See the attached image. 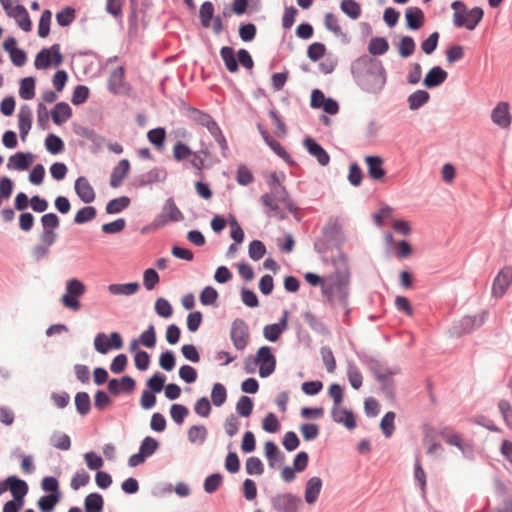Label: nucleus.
Listing matches in <instances>:
<instances>
[{"mask_svg": "<svg viewBox=\"0 0 512 512\" xmlns=\"http://www.w3.org/2000/svg\"><path fill=\"white\" fill-rule=\"evenodd\" d=\"M334 271L325 276L323 297L332 307L347 308L349 304L350 270L347 257L338 252L332 260Z\"/></svg>", "mask_w": 512, "mask_h": 512, "instance_id": "1", "label": "nucleus"}, {"mask_svg": "<svg viewBox=\"0 0 512 512\" xmlns=\"http://www.w3.org/2000/svg\"><path fill=\"white\" fill-rule=\"evenodd\" d=\"M268 184L270 191L261 196L262 203L267 208V215L283 219L293 210L292 200L285 187L282 186L277 173H271Z\"/></svg>", "mask_w": 512, "mask_h": 512, "instance_id": "2", "label": "nucleus"}, {"mask_svg": "<svg viewBox=\"0 0 512 512\" xmlns=\"http://www.w3.org/2000/svg\"><path fill=\"white\" fill-rule=\"evenodd\" d=\"M451 8L453 10L452 22L458 28L474 30L484 15L481 7L468 9L462 1L452 2Z\"/></svg>", "mask_w": 512, "mask_h": 512, "instance_id": "3", "label": "nucleus"}, {"mask_svg": "<svg viewBox=\"0 0 512 512\" xmlns=\"http://www.w3.org/2000/svg\"><path fill=\"white\" fill-rule=\"evenodd\" d=\"M387 80L381 61L369 60V68L359 79V85L368 93H380Z\"/></svg>", "mask_w": 512, "mask_h": 512, "instance_id": "4", "label": "nucleus"}, {"mask_svg": "<svg viewBox=\"0 0 512 512\" xmlns=\"http://www.w3.org/2000/svg\"><path fill=\"white\" fill-rule=\"evenodd\" d=\"M204 154L205 157L209 155V151L206 149H201L199 151H192L189 145L184 144L181 140H178L176 144L172 147V157L176 161H183L189 159V164L199 172L201 175L202 171L205 167V159L202 157Z\"/></svg>", "mask_w": 512, "mask_h": 512, "instance_id": "5", "label": "nucleus"}, {"mask_svg": "<svg viewBox=\"0 0 512 512\" xmlns=\"http://www.w3.org/2000/svg\"><path fill=\"white\" fill-rule=\"evenodd\" d=\"M86 286L84 282L80 281L79 278H70L66 281L65 294L61 296V303L65 308L73 311L81 309L80 297L86 293Z\"/></svg>", "mask_w": 512, "mask_h": 512, "instance_id": "6", "label": "nucleus"}, {"mask_svg": "<svg viewBox=\"0 0 512 512\" xmlns=\"http://www.w3.org/2000/svg\"><path fill=\"white\" fill-rule=\"evenodd\" d=\"M61 47L58 43H55L50 48H43L35 56L34 66L37 69H46L51 65L56 67L60 66L62 62Z\"/></svg>", "mask_w": 512, "mask_h": 512, "instance_id": "7", "label": "nucleus"}, {"mask_svg": "<svg viewBox=\"0 0 512 512\" xmlns=\"http://www.w3.org/2000/svg\"><path fill=\"white\" fill-rule=\"evenodd\" d=\"M254 362L259 366V375L261 378H266V376L271 375L277 365L275 355L268 346H262L258 349Z\"/></svg>", "mask_w": 512, "mask_h": 512, "instance_id": "8", "label": "nucleus"}, {"mask_svg": "<svg viewBox=\"0 0 512 512\" xmlns=\"http://www.w3.org/2000/svg\"><path fill=\"white\" fill-rule=\"evenodd\" d=\"M231 341L235 348L243 350L249 343V327L244 320L236 319L230 331Z\"/></svg>", "mask_w": 512, "mask_h": 512, "instance_id": "9", "label": "nucleus"}, {"mask_svg": "<svg viewBox=\"0 0 512 512\" xmlns=\"http://www.w3.org/2000/svg\"><path fill=\"white\" fill-rule=\"evenodd\" d=\"M272 504L279 512H296L301 505V499L291 494H283L274 497Z\"/></svg>", "mask_w": 512, "mask_h": 512, "instance_id": "10", "label": "nucleus"}, {"mask_svg": "<svg viewBox=\"0 0 512 512\" xmlns=\"http://www.w3.org/2000/svg\"><path fill=\"white\" fill-rule=\"evenodd\" d=\"M7 490L11 492L13 499L24 505L25 496L29 492V485L17 476L7 477Z\"/></svg>", "mask_w": 512, "mask_h": 512, "instance_id": "11", "label": "nucleus"}, {"mask_svg": "<svg viewBox=\"0 0 512 512\" xmlns=\"http://www.w3.org/2000/svg\"><path fill=\"white\" fill-rule=\"evenodd\" d=\"M512 283V268L505 267L499 271L493 284L492 294L496 297H501L506 293L507 288Z\"/></svg>", "mask_w": 512, "mask_h": 512, "instance_id": "12", "label": "nucleus"}, {"mask_svg": "<svg viewBox=\"0 0 512 512\" xmlns=\"http://www.w3.org/2000/svg\"><path fill=\"white\" fill-rule=\"evenodd\" d=\"M34 156L30 152H17L8 159L7 169L24 171L33 164Z\"/></svg>", "mask_w": 512, "mask_h": 512, "instance_id": "13", "label": "nucleus"}, {"mask_svg": "<svg viewBox=\"0 0 512 512\" xmlns=\"http://www.w3.org/2000/svg\"><path fill=\"white\" fill-rule=\"evenodd\" d=\"M491 117L495 125L502 128H508L511 124V114L509 112L508 102H498L492 111Z\"/></svg>", "mask_w": 512, "mask_h": 512, "instance_id": "14", "label": "nucleus"}, {"mask_svg": "<svg viewBox=\"0 0 512 512\" xmlns=\"http://www.w3.org/2000/svg\"><path fill=\"white\" fill-rule=\"evenodd\" d=\"M332 419L348 429H353L356 426L354 413L343 406L332 407Z\"/></svg>", "mask_w": 512, "mask_h": 512, "instance_id": "15", "label": "nucleus"}, {"mask_svg": "<svg viewBox=\"0 0 512 512\" xmlns=\"http://www.w3.org/2000/svg\"><path fill=\"white\" fill-rule=\"evenodd\" d=\"M130 171V163L128 159H122L114 167L110 174V186L119 187L123 184Z\"/></svg>", "mask_w": 512, "mask_h": 512, "instance_id": "16", "label": "nucleus"}, {"mask_svg": "<svg viewBox=\"0 0 512 512\" xmlns=\"http://www.w3.org/2000/svg\"><path fill=\"white\" fill-rule=\"evenodd\" d=\"M75 191L83 203L88 204L95 200V190L85 177H78L76 179Z\"/></svg>", "mask_w": 512, "mask_h": 512, "instance_id": "17", "label": "nucleus"}, {"mask_svg": "<svg viewBox=\"0 0 512 512\" xmlns=\"http://www.w3.org/2000/svg\"><path fill=\"white\" fill-rule=\"evenodd\" d=\"M288 327V313L285 312L282 318L277 323H272L264 327L263 333L266 340L277 341L280 335Z\"/></svg>", "mask_w": 512, "mask_h": 512, "instance_id": "18", "label": "nucleus"}, {"mask_svg": "<svg viewBox=\"0 0 512 512\" xmlns=\"http://www.w3.org/2000/svg\"><path fill=\"white\" fill-rule=\"evenodd\" d=\"M367 165L368 175L374 180H382L386 171L383 168V159L379 156H366L364 158Z\"/></svg>", "mask_w": 512, "mask_h": 512, "instance_id": "19", "label": "nucleus"}, {"mask_svg": "<svg viewBox=\"0 0 512 512\" xmlns=\"http://www.w3.org/2000/svg\"><path fill=\"white\" fill-rule=\"evenodd\" d=\"M135 389V381L129 375H125L120 380L111 379L108 382V390L111 394L117 395L121 392L132 393Z\"/></svg>", "mask_w": 512, "mask_h": 512, "instance_id": "20", "label": "nucleus"}, {"mask_svg": "<svg viewBox=\"0 0 512 512\" xmlns=\"http://www.w3.org/2000/svg\"><path fill=\"white\" fill-rule=\"evenodd\" d=\"M440 435L447 444L457 447L461 452L467 453L472 451L471 445L459 433L448 432L447 428H444Z\"/></svg>", "mask_w": 512, "mask_h": 512, "instance_id": "21", "label": "nucleus"}, {"mask_svg": "<svg viewBox=\"0 0 512 512\" xmlns=\"http://www.w3.org/2000/svg\"><path fill=\"white\" fill-rule=\"evenodd\" d=\"M304 146L309 153L318 160V163L322 166L329 164L330 156L327 151L324 150L320 144L316 143L314 139L306 138L304 140Z\"/></svg>", "mask_w": 512, "mask_h": 512, "instance_id": "22", "label": "nucleus"}, {"mask_svg": "<svg viewBox=\"0 0 512 512\" xmlns=\"http://www.w3.org/2000/svg\"><path fill=\"white\" fill-rule=\"evenodd\" d=\"M32 111L29 106H22L18 112V128L20 137L25 140L32 126Z\"/></svg>", "mask_w": 512, "mask_h": 512, "instance_id": "23", "label": "nucleus"}, {"mask_svg": "<svg viewBox=\"0 0 512 512\" xmlns=\"http://www.w3.org/2000/svg\"><path fill=\"white\" fill-rule=\"evenodd\" d=\"M448 77V73L442 67L435 66L429 69L424 79V86L433 88L442 85Z\"/></svg>", "mask_w": 512, "mask_h": 512, "instance_id": "24", "label": "nucleus"}, {"mask_svg": "<svg viewBox=\"0 0 512 512\" xmlns=\"http://www.w3.org/2000/svg\"><path fill=\"white\" fill-rule=\"evenodd\" d=\"M405 19L410 29H419L425 22V15L421 8L408 7L405 11Z\"/></svg>", "mask_w": 512, "mask_h": 512, "instance_id": "25", "label": "nucleus"}, {"mask_svg": "<svg viewBox=\"0 0 512 512\" xmlns=\"http://www.w3.org/2000/svg\"><path fill=\"white\" fill-rule=\"evenodd\" d=\"M189 118L194 120L197 124L206 127L210 134L213 132V129H216L217 123L210 114L197 110V108L189 109Z\"/></svg>", "mask_w": 512, "mask_h": 512, "instance_id": "26", "label": "nucleus"}, {"mask_svg": "<svg viewBox=\"0 0 512 512\" xmlns=\"http://www.w3.org/2000/svg\"><path fill=\"white\" fill-rule=\"evenodd\" d=\"M322 482L320 477L310 478L305 486L304 498L308 504H314L320 495Z\"/></svg>", "mask_w": 512, "mask_h": 512, "instance_id": "27", "label": "nucleus"}, {"mask_svg": "<svg viewBox=\"0 0 512 512\" xmlns=\"http://www.w3.org/2000/svg\"><path fill=\"white\" fill-rule=\"evenodd\" d=\"M108 87L110 92L113 93H122L124 91L125 82L123 67H116L112 70L108 80Z\"/></svg>", "mask_w": 512, "mask_h": 512, "instance_id": "28", "label": "nucleus"}, {"mask_svg": "<svg viewBox=\"0 0 512 512\" xmlns=\"http://www.w3.org/2000/svg\"><path fill=\"white\" fill-rule=\"evenodd\" d=\"M51 117L56 125H62L72 117V108L67 102H58L51 112Z\"/></svg>", "mask_w": 512, "mask_h": 512, "instance_id": "29", "label": "nucleus"}, {"mask_svg": "<svg viewBox=\"0 0 512 512\" xmlns=\"http://www.w3.org/2000/svg\"><path fill=\"white\" fill-rule=\"evenodd\" d=\"M138 282L130 283H112L108 286V292L112 295H133L136 294L139 289Z\"/></svg>", "mask_w": 512, "mask_h": 512, "instance_id": "30", "label": "nucleus"}, {"mask_svg": "<svg viewBox=\"0 0 512 512\" xmlns=\"http://www.w3.org/2000/svg\"><path fill=\"white\" fill-rule=\"evenodd\" d=\"M13 19L19 25V27L24 31H30L32 29V22L29 17L28 10L23 6H16L13 9L12 15Z\"/></svg>", "mask_w": 512, "mask_h": 512, "instance_id": "31", "label": "nucleus"}, {"mask_svg": "<svg viewBox=\"0 0 512 512\" xmlns=\"http://www.w3.org/2000/svg\"><path fill=\"white\" fill-rule=\"evenodd\" d=\"M265 457L267 458L269 465L274 467L276 464H282L284 461V454L279 451L275 443L268 440L265 442Z\"/></svg>", "mask_w": 512, "mask_h": 512, "instance_id": "32", "label": "nucleus"}, {"mask_svg": "<svg viewBox=\"0 0 512 512\" xmlns=\"http://www.w3.org/2000/svg\"><path fill=\"white\" fill-rule=\"evenodd\" d=\"M104 509V499L97 492L89 494L84 499L85 512H102Z\"/></svg>", "mask_w": 512, "mask_h": 512, "instance_id": "33", "label": "nucleus"}, {"mask_svg": "<svg viewBox=\"0 0 512 512\" xmlns=\"http://www.w3.org/2000/svg\"><path fill=\"white\" fill-rule=\"evenodd\" d=\"M221 59L229 72L235 73L238 71L239 65L232 47L225 46L221 48Z\"/></svg>", "mask_w": 512, "mask_h": 512, "instance_id": "34", "label": "nucleus"}, {"mask_svg": "<svg viewBox=\"0 0 512 512\" xmlns=\"http://www.w3.org/2000/svg\"><path fill=\"white\" fill-rule=\"evenodd\" d=\"M162 216L165 218V222H168V220L170 222H178V220L183 219V215L175 205L173 199L166 200Z\"/></svg>", "mask_w": 512, "mask_h": 512, "instance_id": "35", "label": "nucleus"}, {"mask_svg": "<svg viewBox=\"0 0 512 512\" xmlns=\"http://www.w3.org/2000/svg\"><path fill=\"white\" fill-rule=\"evenodd\" d=\"M215 13V8L213 3L210 1H206L201 4L199 9V17L203 27L209 28L211 27V21Z\"/></svg>", "mask_w": 512, "mask_h": 512, "instance_id": "36", "label": "nucleus"}, {"mask_svg": "<svg viewBox=\"0 0 512 512\" xmlns=\"http://www.w3.org/2000/svg\"><path fill=\"white\" fill-rule=\"evenodd\" d=\"M19 95L24 100L35 98V79L29 76L20 82Z\"/></svg>", "mask_w": 512, "mask_h": 512, "instance_id": "37", "label": "nucleus"}, {"mask_svg": "<svg viewBox=\"0 0 512 512\" xmlns=\"http://www.w3.org/2000/svg\"><path fill=\"white\" fill-rule=\"evenodd\" d=\"M207 433L204 425L191 426L188 431V440L193 444H204Z\"/></svg>", "mask_w": 512, "mask_h": 512, "instance_id": "38", "label": "nucleus"}, {"mask_svg": "<svg viewBox=\"0 0 512 512\" xmlns=\"http://www.w3.org/2000/svg\"><path fill=\"white\" fill-rule=\"evenodd\" d=\"M129 204L130 198L127 196L110 199V201L106 204V212L119 213L124 209H127Z\"/></svg>", "mask_w": 512, "mask_h": 512, "instance_id": "39", "label": "nucleus"}, {"mask_svg": "<svg viewBox=\"0 0 512 512\" xmlns=\"http://www.w3.org/2000/svg\"><path fill=\"white\" fill-rule=\"evenodd\" d=\"M50 443L62 451H67L71 447V439L69 435L62 432L53 433L50 437Z\"/></svg>", "mask_w": 512, "mask_h": 512, "instance_id": "40", "label": "nucleus"}, {"mask_svg": "<svg viewBox=\"0 0 512 512\" xmlns=\"http://www.w3.org/2000/svg\"><path fill=\"white\" fill-rule=\"evenodd\" d=\"M147 137L151 144L155 145L156 148L161 150L165 143L166 130L163 127L153 128L147 133Z\"/></svg>", "mask_w": 512, "mask_h": 512, "instance_id": "41", "label": "nucleus"}, {"mask_svg": "<svg viewBox=\"0 0 512 512\" xmlns=\"http://www.w3.org/2000/svg\"><path fill=\"white\" fill-rule=\"evenodd\" d=\"M430 99L428 92L419 90L408 96V104L411 109H418Z\"/></svg>", "mask_w": 512, "mask_h": 512, "instance_id": "42", "label": "nucleus"}, {"mask_svg": "<svg viewBox=\"0 0 512 512\" xmlns=\"http://www.w3.org/2000/svg\"><path fill=\"white\" fill-rule=\"evenodd\" d=\"M340 8L344 14L351 17L353 20H357L361 14V7L358 2L353 0H344L340 4Z\"/></svg>", "mask_w": 512, "mask_h": 512, "instance_id": "43", "label": "nucleus"}, {"mask_svg": "<svg viewBox=\"0 0 512 512\" xmlns=\"http://www.w3.org/2000/svg\"><path fill=\"white\" fill-rule=\"evenodd\" d=\"M211 399L215 406H222L227 400V390L220 382L212 387Z\"/></svg>", "mask_w": 512, "mask_h": 512, "instance_id": "44", "label": "nucleus"}, {"mask_svg": "<svg viewBox=\"0 0 512 512\" xmlns=\"http://www.w3.org/2000/svg\"><path fill=\"white\" fill-rule=\"evenodd\" d=\"M60 498L61 494H50L40 497L38 500L40 510L43 512H51Z\"/></svg>", "mask_w": 512, "mask_h": 512, "instance_id": "45", "label": "nucleus"}, {"mask_svg": "<svg viewBox=\"0 0 512 512\" xmlns=\"http://www.w3.org/2000/svg\"><path fill=\"white\" fill-rule=\"evenodd\" d=\"M415 51V42L411 36H403L398 44V52L403 57H409Z\"/></svg>", "mask_w": 512, "mask_h": 512, "instance_id": "46", "label": "nucleus"}, {"mask_svg": "<svg viewBox=\"0 0 512 512\" xmlns=\"http://www.w3.org/2000/svg\"><path fill=\"white\" fill-rule=\"evenodd\" d=\"M51 10L45 9L39 18L38 34L40 37H46L50 33Z\"/></svg>", "mask_w": 512, "mask_h": 512, "instance_id": "47", "label": "nucleus"}, {"mask_svg": "<svg viewBox=\"0 0 512 512\" xmlns=\"http://www.w3.org/2000/svg\"><path fill=\"white\" fill-rule=\"evenodd\" d=\"M388 42L383 38H374L370 40L369 52L373 55H382L388 51Z\"/></svg>", "mask_w": 512, "mask_h": 512, "instance_id": "48", "label": "nucleus"}, {"mask_svg": "<svg viewBox=\"0 0 512 512\" xmlns=\"http://www.w3.org/2000/svg\"><path fill=\"white\" fill-rule=\"evenodd\" d=\"M320 354L327 372L333 373L336 369V360L334 358L332 349L329 347H322L320 349Z\"/></svg>", "mask_w": 512, "mask_h": 512, "instance_id": "49", "label": "nucleus"}, {"mask_svg": "<svg viewBox=\"0 0 512 512\" xmlns=\"http://www.w3.org/2000/svg\"><path fill=\"white\" fill-rule=\"evenodd\" d=\"M395 418H396V414L394 412H387L381 420V429H382V432L385 434L386 438L391 437L394 432Z\"/></svg>", "mask_w": 512, "mask_h": 512, "instance_id": "50", "label": "nucleus"}, {"mask_svg": "<svg viewBox=\"0 0 512 512\" xmlns=\"http://www.w3.org/2000/svg\"><path fill=\"white\" fill-rule=\"evenodd\" d=\"M266 253L265 244L261 241L254 240L248 246V255L254 261H259Z\"/></svg>", "mask_w": 512, "mask_h": 512, "instance_id": "51", "label": "nucleus"}, {"mask_svg": "<svg viewBox=\"0 0 512 512\" xmlns=\"http://www.w3.org/2000/svg\"><path fill=\"white\" fill-rule=\"evenodd\" d=\"M95 216L96 210L94 206H84L82 209L77 211L74 220L78 224H83L89 222V220L94 219Z\"/></svg>", "mask_w": 512, "mask_h": 512, "instance_id": "52", "label": "nucleus"}, {"mask_svg": "<svg viewBox=\"0 0 512 512\" xmlns=\"http://www.w3.org/2000/svg\"><path fill=\"white\" fill-rule=\"evenodd\" d=\"M75 405L77 412L80 414H87L90 409V399L86 392H78L75 397Z\"/></svg>", "mask_w": 512, "mask_h": 512, "instance_id": "53", "label": "nucleus"}, {"mask_svg": "<svg viewBox=\"0 0 512 512\" xmlns=\"http://www.w3.org/2000/svg\"><path fill=\"white\" fill-rule=\"evenodd\" d=\"M45 147L50 153L57 154L62 152L64 144L61 138L55 136V134H49L45 139Z\"/></svg>", "mask_w": 512, "mask_h": 512, "instance_id": "54", "label": "nucleus"}, {"mask_svg": "<svg viewBox=\"0 0 512 512\" xmlns=\"http://www.w3.org/2000/svg\"><path fill=\"white\" fill-rule=\"evenodd\" d=\"M253 407V401L249 397L243 396L237 402L236 410L242 417H249L253 411Z\"/></svg>", "mask_w": 512, "mask_h": 512, "instance_id": "55", "label": "nucleus"}, {"mask_svg": "<svg viewBox=\"0 0 512 512\" xmlns=\"http://www.w3.org/2000/svg\"><path fill=\"white\" fill-rule=\"evenodd\" d=\"M262 428L269 433H275L278 431L280 423L274 413L270 412L265 415L262 421Z\"/></svg>", "mask_w": 512, "mask_h": 512, "instance_id": "56", "label": "nucleus"}, {"mask_svg": "<svg viewBox=\"0 0 512 512\" xmlns=\"http://www.w3.org/2000/svg\"><path fill=\"white\" fill-rule=\"evenodd\" d=\"M159 443L155 438L145 437L140 445V450L144 454V458L150 457L151 454L157 451Z\"/></svg>", "mask_w": 512, "mask_h": 512, "instance_id": "57", "label": "nucleus"}, {"mask_svg": "<svg viewBox=\"0 0 512 512\" xmlns=\"http://www.w3.org/2000/svg\"><path fill=\"white\" fill-rule=\"evenodd\" d=\"M155 311L161 317H170L173 314V307L169 301L160 297L155 301Z\"/></svg>", "mask_w": 512, "mask_h": 512, "instance_id": "58", "label": "nucleus"}, {"mask_svg": "<svg viewBox=\"0 0 512 512\" xmlns=\"http://www.w3.org/2000/svg\"><path fill=\"white\" fill-rule=\"evenodd\" d=\"M326 53V47L321 42L311 43L307 50V54L310 60L318 61L323 57Z\"/></svg>", "mask_w": 512, "mask_h": 512, "instance_id": "59", "label": "nucleus"}, {"mask_svg": "<svg viewBox=\"0 0 512 512\" xmlns=\"http://www.w3.org/2000/svg\"><path fill=\"white\" fill-rule=\"evenodd\" d=\"M218 293L215 288L205 287L199 295V300L204 305H211L217 302Z\"/></svg>", "mask_w": 512, "mask_h": 512, "instance_id": "60", "label": "nucleus"}, {"mask_svg": "<svg viewBox=\"0 0 512 512\" xmlns=\"http://www.w3.org/2000/svg\"><path fill=\"white\" fill-rule=\"evenodd\" d=\"M89 480H90V476H89L88 472H86L84 470H80V471L76 472L75 475L73 476V478L71 480V484H70L72 490H79L80 487L87 485Z\"/></svg>", "mask_w": 512, "mask_h": 512, "instance_id": "61", "label": "nucleus"}, {"mask_svg": "<svg viewBox=\"0 0 512 512\" xmlns=\"http://www.w3.org/2000/svg\"><path fill=\"white\" fill-rule=\"evenodd\" d=\"M171 417L173 420L178 424H182L183 420L186 418V416L189 414V410L186 406L179 405V404H173L170 409Z\"/></svg>", "mask_w": 512, "mask_h": 512, "instance_id": "62", "label": "nucleus"}, {"mask_svg": "<svg viewBox=\"0 0 512 512\" xmlns=\"http://www.w3.org/2000/svg\"><path fill=\"white\" fill-rule=\"evenodd\" d=\"M245 468L248 474H262L264 466L258 457H249L246 460Z\"/></svg>", "mask_w": 512, "mask_h": 512, "instance_id": "63", "label": "nucleus"}, {"mask_svg": "<svg viewBox=\"0 0 512 512\" xmlns=\"http://www.w3.org/2000/svg\"><path fill=\"white\" fill-rule=\"evenodd\" d=\"M497 489L499 496L502 498L503 506L501 509L496 510V512H512V498L507 494L503 484L498 483Z\"/></svg>", "mask_w": 512, "mask_h": 512, "instance_id": "64", "label": "nucleus"}]
</instances>
